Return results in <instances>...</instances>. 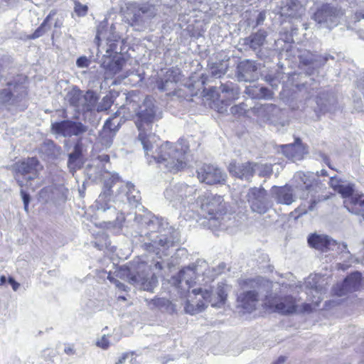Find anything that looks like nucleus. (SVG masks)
<instances>
[{"mask_svg":"<svg viewBox=\"0 0 364 364\" xmlns=\"http://www.w3.org/2000/svg\"><path fill=\"white\" fill-rule=\"evenodd\" d=\"M126 103L122 105L115 113L116 115H123L124 118L136 116V126L139 132L138 139L143 146L145 156L149 162L153 159L155 162L163 166L168 171L177 172L186 166V153L188 146L183 139L173 144L168 141L160 146L156 144L158 138L152 134H147L152 124L162 117L161 110L155 106L154 100L146 97L142 105L138 102L139 97L134 92H129L126 96Z\"/></svg>","mask_w":364,"mask_h":364,"instance_id":"nucleus-1","label":"nucleus"},{"mask_svg":"<svg viewBox=\"0 0 364 364\" xmlns=\"http://www.w3.org/2000/svg\"><path fill=\"white\" fill-rule=\"evenodd\" d=\"M230 287L225 283H218L214 290L193 289L184 304L186 313L191 315L203 311L210 303L213 307H221L225 302Z\"/></svg>","mask_w":364,"mask_h":364,"instance_id":"nucleus-2","label":"nucleus"},{"mask_svg":"<svg viewBox=\"0 0 364 364\" xmlns=\"http://www.w3.org/2000/svg\"><path fill=\"white\" fill-rule=\"evenodd\" d=\"M99 178L100 181H102L104 183L103 191L96 200L95 207L97 210L102 213L108 211L107 218L109 220L104 222L107 229H117L119 230L121 229L122 223L124 220V216L122 213L117 212L115 207L110 204V189L113 184L119 182V177L115 173L105 171L104 173L100 172Z\"/></svg>","mask_w":364,"mask_h":364,"instance_id":"nucleus-3","label":"nucleus"},{"mask_svg":"<svg viewBox=\"0 0 364 364\" xmlns=\"http://www.w3.org/2000/svg\"><path fill=\"white\" fill-rule=\"evenodd\" d=\"M196 191L194 186L178 183L167 187L164 191V197L176 209L182 210L189 208L195 210Z\"/></svg>","mask_w":364,"mask_h":364,"instance_id":"nucleus-4","label":"nucleus"},{"mask_svg":"<svg viewBox=\"0 0 364 364\" xmlns=\"http://www.w3.org/2000/svg\"><path fill=\"white\" fill-rule=\"evenodd\" d=\"M42 169L36 158H28L22 161L15 164V179L18 185L23 188L28 186L31 190L34 191L39 188L40 184L35 183V180L38 178L39 171Z\"/></svg>","mask_w":364,"mask_h":364,"instance_id":"nucleus-5","label":"nucleus"},{"mask_svg":"<svg viewBox=\"0 0 364 364\" xmlns=\"http://www.w3.org/2000/svg\"><path fill=\"white\" fill-rule=\"evenodd\" d=\"M199 208L201 213L208 220H219L227 212L226 203L222 196L212 194L200 196L195 209Z\"/></svg>","mask_w":364,"mask_h":364,"instance_id":"nucleus-6","label":"nucleus"},{"mask_svg":"<svg viewBox=\"0 0 364 364\" xmlns=\"http://www.w3.org/2000/svg\"><path fill=\"white\" fill-rule=\"evenodd\" d=\"M136 269V273L127 269L128 282L141 289L152 291L158 283L157 277L153 274H149L150 268L144 262L139 263Z\"/></svg>","mask_w":364,"mask_h":364,"instance_id":"nucleus-7","label":"nucleus"},{"mask_svg":"<svg viewBox=\"0 0 364 364\" xmlns=\"http://www.w3.org/2000/svg\"><path fill=\"white\" fill-rule=\"evenodd\" d=\"M343 15L341 10L331 4H323L314 13L312 18L321 28H332L338 24V18Z\"/></svg>","mask_w":364,"mask_h":364,"instance_id":"nucleus-8","label":"nucleus"},{"mask_svg":"<svg viewBox=\"0 0 364 364\" xmlns=\"http://www.w3.org/2000/svg\"><path fill=\"white\" fill-rule=\"evenodd\" d=\"M199 274L198 265L192 264L191 265L181 269L177 275L171 277L170 282L175 285L181 292V294L188 292L187 299L191 291L190 289Z\"/></svg>","mask_w":364,"mask_h":364,"instance_id":"nucleus-9","label":"nucleus"},{"mask_svg":"<svg viewBox=\"0 0 364 364\" xmlns=\"http://www.w3.org/2000/svg\"><path fill=\"white\" fill-rule=\"evenodd\" d=\"M156 14V10L153 6L131 4L127 7V18L132 26H142L148 23Z\"/></svg>","mask_w":364,"mask_h":364,"instance_id":"nucleus-10","label":"nucleus"},{"mask_svg":"<svg viewBox=\"0 0 364 364\" xmlns=\"http://www.w3.org/2000/svg\"><path fill=\"white\" fill-rule=\"evenodd\" d=\"M51 131L54 134L70 137L84 134L87 131V127L80 122L63 120L52 123Z\"/></svg>","mask_w":364,"mask_h":364,"instance_id":"nucleus-11","label":"nucleus"},{"mask_svg":"<svg viewBox=\"0 0 364 364\" xmlns=\"http://www.w3.org/2000/svg\"><path fill=\"white\" fill-rule=\"evenodd\" d=\"M197 174L200 182L208 185L223 183L227 177L222 170L210 164H203L198 168Z\"/></svg>","mask_w":364,"mask_h":364,"instance_id":"nucleus-12","label":"nucleus"},{"mask_svg":"<svg viewBox=\"0 0 364 364\" xmlns=\"http://www.w3.org/2000/svg\"><path fill=\"white\" fill-rule=\"evenodd\" d=\"M264 304L269 309L282 314H292L296 310V301L290 296L268 298Z\"/></svg>","mask_w":364,"mask_h":364,"instance_id":"nucleus-13","label":"nucleus"},{"mask_svg":"<svg viewBox=\"0 0 364 364\" xmlns=\"http://www.w3.org/2000/svg\"><path fill=\"white\" fill-rule=\"evenodd\" d=\"M308 242L311 247L322 252L333 250L334 247L338 245L336 241L329 238L328 236L316 234L311 235L308 238ZM338 248L342 252L346 251V253H349L346 243L339 244Z\"/></svg>","mask_w":364,"mask_h":364,"instance_id":"nucleus-14","label":"nucleus"},{"mask_svg":"<svg viewBox=\"0 0 364 364\" xmlns=\"http://www.w3.org/2000/svg\"><path fill=\"white\" fill-rule=\"evenodd\" d=\"M267 192L262 188H252L247 194V198L252 211L264 213L267 210Z\"/></svg>","mask_w":364,"mask_h":364,"instance_id":"nucleus-15","label":"nucleus"},{"mask_svg":"<svg viewBox=\"0 0 364 364\" xmlns=\"http://www.w3.org/2000/svg\"><path fill=\"white\" fill-rule=\"evenodd\" d=\"M361 282V274L358 272H353L346 278L342 284H338L333 288L334 294L342 296L348 292L357 291Z\"/></svg>","mask_w":364,"mask_h":364,"instance_id":"nucleus-16","label":"nucleus"},{"mask_svg":"<svg viewBox=\"0 0 364 364\" xmlns=\"http://www.w3.org/2000/svg\"><path fill=\"white\" fill-rule=\"evenodd\" d=\"M318 176V174L315 175L314 173L299 171L295 173L294 179L298 184L304 185V188L308 191L309 194L312 192H317L318 190L321 188V183L317 178Z\"/></svg>","mask_w":364,"mask_h":364,"instance_id":"nucleus-17","label":"nucleus"},{"mask_svg":"<svg viewBox=\"0 0 364 364\" xmlns=\"http://www.w3.org/2000/svg\"><path fill=\"white\" fill-rule=\"evenodd\" d=\"M22 88V85L16 81L8 82L6 86L0 90V105L6 107L14 105Z\"/></svg>","mask_w":364,"mask_h":364,"instance_id":"nucleus-18","label":"nucleus"},{"mask_svg":"<svg viewBox=\"0 0 364 364\" xmlns=\"http://www.w3.org/2000/svg\"><path fill=\"white\" fill-rule=\"evenodd\" d=\"M257 164L246 162L244 164H236L231 162L228 166L230 173L238 178L249 181L254 175Z\"/></svg>","mask_w":364,"mask_h":364,"instance_id":"nucleus-19","label":"nucleus"},{"mask_svg":"<svg viewBox=\"0 0 364 364\" xmlns=\"http://www.w3.org/2000/svg\"><path fill=\"white\" fill-rule=\"evenodd\" d=\"M237 77L239 81L252 82L258 78L255 63L249 60H243L237 66Z\"/></svg>","mask_w":364,"mask_h":364,"instance_id":"nucleus-20","label":"nucleus"},{"mask_svg":"<svg viewBox=\"0 0 364 364\" xmlns=\"http://www.w3.org/2000/svg\"><path fill=\"white\" fill-rule=\"evenodd\" d=\"M304 11L305 9L298 0H282L279 12L282 16L299 18Z\"/></svg>","mask_w":364,"mask_h":364,"instance_id":"nucleus-21","label":"nucleus"},{"mask_svg":"<svg viewBox=\"0 0 364 364\" xmlns=\"http://www.w3.org/2000/svg\"><path fill=\"white\" fill-rule=\"evenodd\" d=\"M271 192L272 197L278 203L289 205L296 199V196L294 194L293 188L289 186H274Z\"/></svg>","mask_w":364,"mask_h":364,"instance_id":"nucleus-22","label":"nucleus"},{"mask_svg":"<svg viewBox=\"0 0 364 364\" xmlns=\"http://www.w3.org/2000/svg\"><path fill=\"white\" fill-rule=\"evenodd\" d=\"M282 149L284 155L293 161L302 159L308 152L299 138L296 139L294 144L282 145Z\"/></svg>","mask_w":364,"mask_h":364,"instance_id":"nucleus-23","label":"nucleus"},{"mask_svg":"<svg viewBox=\"0 0 364 364\" xmlns=\"http://www.w3.org/2000/svg\"><path fill=\"white\" fill-rule=\"evenodd\" d=\"M82 149V143L81 139H79L75 143L73 151L68 154V168L73 173L77 169H80L83 164Z\"/></svg>","mask_w":364,"mask_h":364,"instance_id":"nucleus-24","label":"nucleus"},{"mask_svg":"<svg viewBox=\"0 0 364 364\" xmlns=\"http://www.w3.org/2000/svg\"><path fill=\"white\" fill-rule=\"evenodd\" d=\"M117 131V126L112 123L111 119H107L99 137V142L102 148L107 149L112 146Z\"/></svg>","mask_w":364,"mask_h":364,"instance_id":"nucleus-25","label":"nucleus"},{"mask_svg":"<svg viewBox=\"0 0 364 364\" xmlns=\"http://www.w3.org/2000/svg\"><path fill=\"white\" fill-rule=\"evenodd\" d=\"M328 58L333 59V58L329 55L324 56L319 55L310 51H304L299 55L301 63L304 65H311L314 68L324 65L328 61Z\"/></svg>","mask_w":364,"mask_h":364,"instance_id":"nucleus-26","label":"nucleus"},{"mask_svg":"<svg viewBox=\"0 0 364 364\" xmlns=\"http://www.w3.org/2000/svg\"><path fill=\"white\" fill-rule=\"evenodd\" d=\"M258 293L255 290H250L241 294L238 296V302L242 309L251 312L256 309L259 301Z\"/></svg>","mask_w":364,"mask_h":364,"instance_id":"nucleus-27","label":"nucleus"},{"mask_svg":"<svg viewBox=\"0 0 364 364\" xmlns=\"http://www.w3.org/2000/svg\"><path fill=\"white\" fill-rule=\"evenodd\" d=\"M119 189L120 192L124 194L119 196L117 200L122 203H124L125 200H127L130 205L136 206L140 200L141 197L139 192L134 189V185L132 183H127L122 186Z\"/></svg>","mask_w":364,"mask_h":364,"instance_id":"nucleus-28","label":"nucleus"},{"mask_svg":"<svg viewBox=\"0 0 364 364\" xmlns=\"http://www.w3.org/2000/svg\"><path fill=\"white\" fill-rule=\"evenodd\" d=\"M124 65L125 60L119 57L116 59L106 57L102 63V66L105 70V74L107 77H112L119 73Z\"/></svg>","mask_w":364,"mask_h":364,"instance_id":"nucleus-29","label":"nucleus"},{"mask_svg":"<svg viewBox=\"0 0 364 364\" xmlns=\"http://www.w3.org/2000/svg\"><path fill=\"white\" fill-rule=\"evenodd\" d=\"M220 90L221 92L220 97L222 99V101L225 100L226 105L230 102L237 99L240 94L238 87L232 82L221 84Z\"/></svg>","mask_w":364,"mask_h":364,"instance_id":"nucleus-30","label":"nucleus"},{"mask_svg":"<svg viewBox=\"0 0 364 364\" xmlns=\"http://www.w3.org/2000/svg\"><path fill=\"white\" fill-rule=\"evenodd\" d=\"M248 96L253 99H266L272 98V92L265 87L248 86L245 92Z\"/></svg>","mask_w":364,"mask_h":364,"instance_id":"nucleus-31","label":"nucleus"},{"mask_svg":"<svg viewBox=\"0 0 364 364\" xmlns=\"http://www.w3.org/2000/svg\"><path fill=\"white\" fill-rule=\"evenodd\" d=\"M255 112L259 117L264 120H270L279 112V108L273 104H265L255 107Z\"/></svg>","mask_w":364,"mask_h":364,"instance_id":"nucleus-32","label":"nucleus"},{"mask_svg":"<svg viewBox=\"0 0 364 364\" xmlns=\"http://www.w3.org/2000/svg\"><path fill=\"white\" fill-rule=\"evenodd\" d=\"M41 150L43 153L53 159H56L61 154V148L57 146L53 141L46 140L41 146Z\"/></svg>","mask_w":364,"mask_h":364,"instance_id":"nucleus-33","label":"nucleus"},{"mask_svg":"<svg viewBox=\"0 0 364 364\" xmlns=\"http://www.w3.org/2000/svg\"><path fill=\"white\" fill-rule=\"evenodd\" d=\"M267 33L264 31H259L247 38L246 43L250 45V48L254 50L259 48L265 41Z\"/></svg>","mask_w":364,"mask_h":364,"instance_id":"nucleus-34","label":"nucleus"},{"mask_svg":"<svg viewBox=\"0 0 364 364\" xmlns=\"http://www.w3.org/2000/svg\"><path fill=\"white\" fill-rule=\"evenodd\" d=\"M97 159L100 163V164L97 165L98 168H92V166H90L87 169V172L90 176L92 177L94 180L100 181V178H99L100 172L102 173H104L105 171H107V170L102 168V163L109 162V156L107 154H102L99 156Z\"/></svg>","mask_w":364,"mask_h":364,"instance_id":"nucleus-35","label":"nucleus"},{"mask_svg":"<svg viewBox=\"0 0 364 364\" xmlns=\"http://www.w3.org/2000/svg\"><path fill=\"white\" fill-rule=\"evenodd\" d=\"M55 14L56 13L54 11H51L50 12V14L47 16L43 22L41 23V25L32 34V38L35 39L39 38L50 28V27L48 26V23L49 22L52 16L55 15Z\"/></svg>","mask_w":364,"mask_h":364,"instance_id":"nucleus-36","label":"nucleus"},{"mask_svg":"<svg viewBox=\"0 0 364 364\" xmlns=\"http://www.w3.org/2000/svg\"><path fill=\"white\" fill-rule=\"evenodd\" d=\"M97 97L92 91L85 92V112L96 110Z\"/></svg>","mask_w":364,"mask_h":364,"instance_id":"nucleus-37","label":"nucleus"},{"mask_svg":"<svg viewBox=\"0 0 364 364\" xmlns=\"http://www.w3.org/2000/svg\"><path fill=\"white\" fill-rule=\"evenodd\" d=\"M82 91H80L77 87L72 88L66 95L65 100L73 107H76L77 104H79V98L82 94Z\"/></svg>","mask_w":364,"mask_h":364,"instance_id":"nucleus-38","label":"nucleus"},{"mask_svg":"<svg viewBox=\"0 0 364 364\" xmlns=\"http://www.w3.org/2000/svg\"><path fill=\"white\" fill-rule=\"evenodd\" d=\"M321 298L318 296V299L313 301V304H303L301 305H296V310L294 313H311L316 307H318Z\"/></svg>","mask_w":364,"mask_h":364,"instance_id":"nucleus-39","label":"nucleus"},{"mask_svg":"<svg viewBox=\"0 0 364 364\" xmlns=\"http://www.w3.org/2000/svg\"><path fill=\"white\" fill-rule=\"evenodd\" d=\"M112 97L106 95L102 98L101 102L97 104L96 110L97 112L106 111L112 106Z\"/></svg>","mask_w":364,"mask_h":364,"instance_id":"nucleus-40","label":"nucleus"},{"mask_svg":"<svg viewBox=\"0 0 364 364\" xmlns=\"http://www.w3.org/2000/svg\"><path fill=\"white\" fill-rule=\"evenodd\" d=\"M88 7L87 5L82 4L77 0H74V12L79 17H82L87 15Z\"/></svg>","mask_w":364,"mask_h":364,"instance_id":"nucleus-41","label":"nucleus"},{"mask_svg":"<svg viewBox=\"0 0 364 364\" xmlns=\"http://www.w3.org/2000/svg\"><path fill=\"white\" fill-rule=\"evenodd\" d=\"M156 242L163 247L164 250L172 247L173 245V240H170L166 235H161L158 241Z\"/></svg>","mask_w":364,"mask_h":364,"instance_id":"nucleus-42","label":"nucleus"},{"mask_svg":"<svg viewBox=\"0 0 364 364\" xmlns=\"http://www.w3.org/2000/svg\"><path fill=\"white\" fill-rule=\"evenodd\" d=\"M316 279L317 277L316 275L314 277L310 276L307 278L305 284L307 288H309L311 291H314L316 294H318L321 289H318V286L316 285Z\"/></svg>","mask_w":364,"mask_h":364,"instance_id":"nucleus-43","label":"nucleus"},{"mask_svg":"<svg viewBox=\"0 0 364 364\" xmlns=\"http://www.w3.org/2000/svg\"><path fill=\"white\" fill-rule=\"evenodd\" d=\"M226 68L223 64L215 65L211 67L210 72L213 77H220L225 73Z\"/></svg>","mask_w":364,"mask_h":364,"instance_id":"nucleus-44","label":"nucleus"},{"mask_svg":"<svg viewBox=\"0 0 364 364\" xmlns=\"http://www.w3.org/2000/svg\"><path fill=\"white\" fill-rule=\"evenodd\" d=\"M96 345L102 349H107L110 346V342L108 340V336L103 335L100 338L97 340Z\"/></svg>","mask_w":364,"mask_h":364,"instance_id":"nucleus-45","label":"nucleus"},{"mask_svg":"<svg viewBox=\"0 0 364 364\" xmlns=\"http://www.w3.org/2000/svg\"><path fill=\"white\" fill-rule=\"evenodd\" d=\"M117 39L109 40L107 39V48H106V53L107 55H109L112 52H117Z\"/></svg>","mask_w":364,"mask_h":364,"instance_id":"nucleus-46","label":"nucleus"},{"mask_svg":"<svg viewBox=\"0 0 364 364\" xmlns=\"http://www.w3.org/2000/svg\"><path fill=\"white\" fill-rule=\"evenodd\" d=\"M76 65L79 68H87L89 66V60L85 56H81L77 58Z\"/></svg>","mask_w":364,"mask_h":364,"instance_id":"nucleus-47","label":"nucleus"},{"mask_svg":"<svg viewBox=\"0 0 364 364\" xmlns=\"http://www.w3.org/2000/svg\"><path fill=\"white\" fill-rule=\"evenodd\" d=\"M79 111L85 112V93L82 92L79 98V104L75 107Z\"/></svg>","mask_w":364,"mask_h":364,"instance_id":"nucleus-48","label":"nucleus"},{"mask_svg":"<svg viewBox=\"0 0 364 364\" xmlns=\"http://www.w3.org/2000/svg\"><path fill=\"white\" fill-rule=\"evenodd\" d=\"M340 180H338L336 177H331L329 184L332 188H333L336 191L338 190V188L343 184Z\"/></svg>","mask_w":364,"mask_h":364,"instance_id":"nucleus-49","label":"nucleus"},{"mask_svg":"<svg viewBox=\"0 0 364 364\" xmlns=\"http://www.w3.org/2000/svg\"><path fill=\"white\" fill-rule=\"evenodd\" d=\"M24 188H26L27 189H31V188L28 187V186H23V188H21V191H20L23 204H28L30 202V196H29V194L28 193H26Z\"/></svg>","mask_w":364,"mask_h":364,"instance_id":"nucleus-50","label":"nucleus"},{"mask_svg":"<svg viewBox=\"0 0 364 364\" xmlns=\"http://www.w3.org/2000/svg\"><path fill=\"white\" fill-rule=\"evenodd\" d=\"M243 104H240L239 105H235L231 107L230 110L232 114H241L244 113L246 109L244 107Z\"/></svg>","mask_w":364,"mask_h":364,"instance_id":"nucleus-51","label":"nucleus"},{"mask_svg":"<svg viewBox=\"0 0 364 364\" xmlns=\"http://www.w3.org/2000/svg\"><path fill=\"white\" fill-rule=\"evenodd\" d=\"M169 85L173 86L174 83L171 80H166L164 82H161V83L159 84V88L162 91H166V90H169V88H168Z\"/></svg>","mask_w":364,"mask_h":364,"instance_id":"nucleus-52","label":"nucleus"},{"mask_svg":"<svg viewBox=\"0 0 364 364\" xmlns=\"http://www.w3.org/2000/svg\"><path fill=\"white\" fill-rule=\"evenodd\" d=\"M154 304L159 306L166 305L169 301L165 299L158 298L154 300Z\"/></svg>","mask_w":364,"mask_h":364,"instance_id":"nucleus-53","label":"nucleus"},{"mask_svg":"<svg viewBox=\"0 0 364 364\" xmlns=\"http://www.w3.org/2000/svg\"><path fill=\"white\" fill-rule=\"evenodd\" d=\"M8 281L9 283L11 285L14 291H17L20 287V284L16 282L13 277H9Z\"/></svg>","mask_w":364,"mask_h":364,"instance_id":"nucleus-54","label":"nucleus"},{"mask_svg":"<svg viewBox=\"0 0 364 364\" xmlns=\"http://www.w3.org/2000/svg\"><path fill=\"white\" fill-rule=\"evenodd\" d=\"M108 279L114 282L115 284V285L119 288V289H123V290H125L124 287H125V285L122 283H121L120 282H119L118 280H116V279H112L110 276H108Z\"/></svg>","mask_w":364,"mask_h":364,"instance_id":"nucleus-55","label":"nucleus"},{"mask_svg":"<svg viewBox=\"0 0 364 364\" xmlns=\"http://www.w3.org/2000/svg\"><path fill=\"white\" fill-rule=\"evenodd\" d=\"M128 358V353H124L122 354V355L121 357H119V360L117 362H116L115 364H122L123 363L125 362V360L127 359Z\"/></svg>","mask_w":364,"mask_h":364,"instance_id":"nucleus-56","label":"nucleus"},{"mask_svg":"<svg viewBox=\"0 0 364 364\" xmlns=\"http://www.w3.org/2000/svg\"><path fill=\"white\" fill-rule=\"evenodd\" d=\"M265 18V14L263 13H260L257 18V24H260L262 22L264 21Z\"/></svg>","mask_w":364,"mask_h":364,"instance_id":"nucleus-57","label":"nucleus"},{"mask_svg":"<svg viewBox=\"0 0 364 364\" xmlns=\"http://www.w3.org/2000/svg\"><path fill=\"white\" fill-rule=\"evenodd\" d=\"M318 201L315 199L312 200L311 204L309 206V210L312 211L314 209V207L317 204Z\"/></svg>","mask_w":364,"mask_h":364,"instance_id":"nucleus-58","label":"nucleus"},{"mask_svg":"<svg viewBox=\"0 0 364 364\" xmlns=\"http://www.w3.org/2000/svg\"><path fill=\"white\" fill-rule=\"evenodd\" d=\"M286 358L284 356H280L274 364H283Z\"/></svg>","mask_w":364,"mask_h":364,"instance_id":"nucleus-59","label":"nucleus"},{"mask_svg":"<svg viewBox=\"0 0 364 364\" xmlns=\"http://www.w3.org/2000/svg\"><path fill=\"white\" fill-rule=\"evenodd\" d=\"M100 38V33H98L95 37V41L97 42L98 53H102V51L100 50V45L99 44Z\"/></svg>","mask_w":364,"mask_h":364,"instance_id":"nucleus-60","label":"nucleus"},{"mask_svg":"<svg viewBox=\"0 0 364 364\" xmlns=\"http://www.w3.org/2000/svg\"><path fill=\"white\" fill-rule=\"evenodd\" d=\"M155 267L158 269H162L163 266L162 264L160 262H156L155 263Z\"/></svg>","mask_w":364,"mask_h":364,"instance_id":"nucleus-61","label":"nucleus"},{"mask_svg":"<svg viewBox=\"0 0 364 364\" xmlns=\"http://www.w3.org/2000/svg\"><path fill=\"white\" fill-rule=\"evenodd\" d=\"M6 277L5 276H1L0 277V285H3L6 282Z\"/></svg>","mask_w":364,"mask_h":364,"instance_id":"nucleus-62","label":"nucleus"},{"mask_svg":"<svg viewBox=\"0 0 364 364\" xmlns=\"http://www.w3.org/2000/svg\"><path fill=\"white\" fill-rule=\"evenodd\" d=\"M323 161L328 166V167L331 168V166L329 164V159H328V158L327 156H324Z\"/></svg>","mask_w":364,"mask_h":364,"instance_id":"nucleus-63","label":"nucleus"},{"mask_svg":"<svg viewBox=\"0 0 364 364\" xmlns=\"http://www.w3.org/2000/svg\"><path fill=\"white\" fill-rule=\"evenodd\" d=\"M363 207H360V213H359L358 215H361L363 216V219H364V210H363Z\"/></svg>","mask_w":364,"mask_h":364,"instance_id":"nucleus-64","label":"nucleus"}]
</instances>
